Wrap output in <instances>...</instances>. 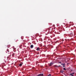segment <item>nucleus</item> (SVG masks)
Segmentation results:
<instances>
[{
	"instance_id": "nucleus-1",
	"label": "nucleus",
	"mask_w": 76,
	"mask_h": 76,
	"mask_svg": "<svg viewBox=\"0 0 76 76\" xmlns=\"http://www.w3.org/2000/svg\"><path fill=\"white\" fill-rule=\"evenodd\" d=\"M74 36V35L73 34V33H72L69 34V36L70 37H73V36Z\"/></svg>"
},
{
	"instance_id": "nucleus-2",
	"label": "nucleus",
	"mask_w": 76,
	"mask_h": 76,
	"mask_svg": "<svg viewBox=\"0 0 76 76\" xmlns=\"http://www.w3.org/2000/svg\"><path fill=\"white\" fill-rule=\"evenodd\" d=\"M54 64V63L53 62H50L49 64V66H53V64Z\"/></svg>"
},
{
	"instance_id": "nucleus-3",
	"label": "nucleus",
	"mask_w": 76,
	"mask_h": 76,
	"mask_svg": "<svg viewBox=\"0 0 76 76\" xmlns=\"http://www.w3.org/2000/svg\"><path fill=\"white\" fill-rule=\"evenodd\" d=\"M44 74H40L38 75L37 76H43Z\"/></svg>"
},
{
	"instance_id": "nucleus-4",
	"label": "nucleus",
	"mask_w": 76,
	"mask_h": 76,
	"mask_svg": "<svg viewBox=\"0 0 76 76\" xmlns=\"http://www.w3.org/2000/svg\"><path fill=\"white\" fill-rule=\"evenodd\" d=\"M63 72H64L63 70H61L60 71V72L62 73V74H64Z\"/></svg>"
},
{
	"instance_id": "nucleus-5",
	"label": "nucleus",
	"mask_w": 76,
	"mask_h": 76,
	"mask_svg": "<svg viewBox=\"0 0 76 76\" xmlns=\"http://www.w3.org/2000/svg\"><path fill=\"white\" fill-rule=\"evenodd\" d=\"M7 53H9V49H7Z\"/></svg>"
},
{
	"instance_id": "nucleus-6",
	"label": "nucleus",
	"mask_w": 76,
	"mask_h": 76,
	"mask_svg": "<svg viewBox=\"0 0 76 76\" xmlns=\"http://www.w3.org/2000/svg\"><path fill=\"white\" fill-rule=\"evenodd\" d=\"M34 47V45H31L30 46V48H33Z\"/></svg>"
},
{
	"instance_id": "nucleus-7",
	"label": "nucleus",
	"mask_w": 76,
	"mask_h": 76,
	"mask_svg": "<svg viewBox=\"0 0 76 76\" xmlns=\"http://www.w3.org/2000/svg\"><path fill=\"white\" fill-rule=\"evenodd\" d=\"M37 51H39V50H40V49L39 48H37Z\"/></svg>"
},
{
	"instance_id": "nucleus-8",
	"label": "nucleus",
	"mask_w": 76,
	"mask_h": 76,
	"mask_svg": "<svg viewBox=\"0 0 76 76\" xmlns=\"http://www.w3.org/2000/svg\"><path fill=\"white\" fill-rule=\"evenodd\" d=\"M22 66V64H19V66H20V67H21V66Z\"/></svg>"
},
{
	"instance_id": "nucleus-9",
	"label": "nucleus",
	"mask_w": 76,
	"mask_h": 76,
	"mask_svg": "<svg viewBox=\"0 0 76 76\" xmlns=\"http://www.w3.org/2000/svg\"><path fill=\"white\" fill-rule=\"evenodd\" d=\"M64 70H66V69L65 68H63Z\"/></svg>"
},
{
	"instance_id": "nucleus-10",
	"label": "nucleus",
	"mask_w": 76,
	"mask_h": 76,
	"mask_svg": "<svg viewBox=\"0 0 76 76\" xmlns=\"http://www.w3.org/2000/svg\"><path fill=\"white\" fill-rule=\"evenodd\" d=\"M15 53H13L12 54V56H13V57H14V55H15Z\"/></svg>"
},
{
	"instance_id": "nucleus-11",
	"label": "nucleus",
	"mask_w": 76,
	"mask_h": 76,
	"mask_svg": "<svg viewBox=\"0 0 76 76\" xmlns=\"http://www.w3.org/2000/svg\"><path fill=\"white\" fill-rule=\"evenodd\" d=\"M65 64H61V65H64Z\"/></svg>"
},
{
	"instance_id": "nucleus-12",
	"label": "nucleus",
	"mask_w": 76,
	"mask_h": 76,
	"mask_svg": "<svg viewBox=\"0 0 76 76\" xmlns=\"http://www.w3.org/2000/svg\"><path fill=\"white\" fill-rule=\"evenodd\" d=\"M48 76H51V74H49Z\"/></svg>"
},
{
	"instance_id": "nucleus-13",
	"label": "nucleus",
	"mask_w": 76,
	"mask_h": 76,
	"mask_svg": "<svg viewBox=\"0 0 76 76\" xmlns=\"http://www.w3.org/2000/svg\"><path fill=\"white\" fill-rule=\"evenodd\" d=\"M54 66H55V67H57V66H56V65H54Z\"/></svg>"
},
{
	"instance_id": "nucleus-14",
	"label": "nucleus",
	"mask_w": 76,
	"mask_h": 76,
	"mask_svg": "<svg viewBox=\"0 0 76 76\" xmlns=\"http://www.w3.org/2000/svg\"><path fill=\"white\" fill-rule=\"evenodd\" d=\"M72 73V75H74V73Z\"/></svg>"
},
{
	"instance_id": "nucleus-15",
	"label": "nucleus",
	"mask_w": 76,
	"mask_h": 76,
	"mask_svg": "<svg viewBox=\"0 0 76 76\" xmlns=\"http://www.w3.org/2000/svg\"><path fill=\"white\" fill-rule=\"evenodd\" d=\"M59 63H60V64H61V62H59Z\"/></svg>"
},
{
	"instance_id": "nucleus-16",
	"label": "nucleus",
	"mask_w": 76,
	"mask_h": 76,
	"mask_svg": "<svg viewBox=\"0 0 76 76\" xmlns=\"http://www.w3.org/2000/svg\"><path fill=\"white\" fill-rule=\"evenodd\" d=\"M63 67H65V66L63 65Z\"/></svg>"
},
{
	"instance_id": "nucleus-17",
	"label": "nucleus",
	"mask_w": 76,
	"mask_h": 76,
	"mask_svg": "<svg viewBox=\"0 0 76 76\" xmlns=\"http://www.w3.org/2000/svg\"><path fill=\"white\" fill-rule=\"evenodd\" d=\"M70 75L72 76V74L71 73V74H70Z\"/></svg>"
},
{
	"instance_id": "nucleus-18",
	"label": "nucleus",
	"mask_w": 76,
	"mask_h": 76,
	"mask_svg": "<svg viewBox=\"0 0 76 76\" xmlns=\"http://www.w3.org/2000/svg\"><path fill=\"white\" fill-rule=\"evenodd\" d=\"M71 71H72L73 70H71Z\"/></svg>"
},
{
	"instance_id": "nucleus-19",
	"label": "nucleus",
	"mask_w": 76,
	"mask_h": 76,
	"mask_svg": "<svg viewBox=\"0 0 76 76\" xmlns=\"http://www.w3.org/2000/svg\"><path fill=\"white\" fill-rule=\"evenodd\" d=\"M9 46H10V45H9Z\"/></svg>"
},
{
	"instance_id": "nucleus-20",
	"label": "nucleus",
	"mask_w": 76,
	"mask_h": 76,
	"mask_svg": "<svg viewBox=\"0 0 76 76\" xmlns=\"http://www.w3.org/2000/svg\"><path fill=\"white\" fill-rule=\"evenodd\" d=\"M7 47H8V46H7Z\"/></svg>"
}]
</instances>
